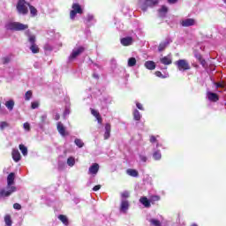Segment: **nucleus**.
I'll return each instance as SVG.
<instances>
[{
	"label": "nucleus",
	"instance_id": "obj_1",
	"mask_svg": "<svg viewBox=\"0 0 226 226\" xmlns=\"http://www.w3.org/2000/svg\"><path fill=\"white\" fill-rule=\"evenodd\" d=\"M13 185H15V173L11 172L7 177V191L0 188V197H10L11 193H15L17 187Z\"/></svg>",
	"mask_w": 226,
	"mask_h": 226
},
{
	"label": "nucleus",
	"instance_id": "obj_2",
	"mask_svg": "<svg viewBox=\"0 0 226 226\" xmlns=\"http://www.w3.org/2000/svg\"><path fill=\"white\" fill-rule=\"evenodd\" d=\"M5 28L8 31H26V29H29V26L20 22H10L5 25Z\"/></svg>",
	"mask_w": 226,
	"mask_h": 226
},
{
	"label": "nucleus",
	"instance_id": "obj_3",
	"mask_svg": "<svg viewBox=\"0 0 226 226\" xmlns=\"http://www.w3.org/2000/svg\"><path fill=\"white\" fill-rule=\"evenodd\" d=\"M31 4L26 0H19L16 5V10L19 15H27L29 13V6Z\"/></svg>",
	"mask_w": 226,
	"mask_h": 226
},
{
	"label": "nucleus",
	"instance_id": "obj_4",
	"mask_svg": "<svg viewBox=\"0 0 226 226\" xmlns=\"http://www.w3.org/2000/svg\"><path fill=\"white\" fill-rule=\"evenodd\" d=\"M72 10L70 11L71 20H75V18L77 17V13H79V15H82V13H84V10H82V7L79 3L72 4Z\"/></svg>",
	"mask_w": 226,
	"mask_h": 226
},
{
	"label": "nucleus",
	"instance_id": "obj_5",
	"mask_svg": "<svg viewBox=\"0 0 226 226\" xmlns=\"http://www.w3.org/2000/svg\"><path fill=\"white\" fill-rule=\"evenodd\" d=\"M175 64L179 72H186L192 68L188 61L185 59H179L175 62Z\"/></svg>",
	"mask_w": 226,
	"mask_h": 226
},
{
	"label": "nucleus",
	"instance_id": "obj_6",
	"mask_svg": "<svg viewBox=\"0 0 226 226\" xmlns=\"http://www.w3.org/2000/svg\"><path fill=\"white\" fill-rule=\"evenodd\" d=\"M28 41L31 44L30 50L32 54H39L40 53V47L36 45V35H29Z\"/></svg>",
	"mask_w": 226,
	"mask_h": 226
},
{
	"label": "nucleus",
	"instance_id": "obj_7",
	"mask_svg": "<svg viewBox=\"0 0 226 226\" xmlns=\"http://www.w3.org/2000/svg\"><path fill=\"white\" fill-rule=\"evenodd\" d=\"M160 0H145L141 5L142 11H147V8H154V6H158Z\"/></svg>",
	"mask_w": 226,
	"mask_h": 226
},
{
	"label": "nucleus",
	"instance_id": "obj_8",
	"mask_svg": "<svg viewBox=\"0 0 226 226\" xmlns=\"http://www.w3.org/2000/svg\"><path fill=\"white\" fill-rule=\"evenodd\" d=\"M86 50V48L83 46L79 47L76 49H73L72 54L69 56V61H73V59H77L80 54H82Z\"/></svg>",
	"mask_w": 226,
	"mask_h": 226
},
{
	"label": "nucleus",
	"instance_id": "obj_9",
	"mask_svg": "<svg viewBox=\"0 0 226 226\" xmlns=\"http://www.w3.org/2000/svg\"><path fill=\"white\" fill-rule=\"evenodd\" d=\"M128 209H130V201L126 200H122L120 204V211L121 213H127Z\"/></svg>",
	"mask_w": 226,
	"mask_h": 226
},
{
	"label": "nucleus",
	"instance_id": "obj_10",
	"mask_svg": "<svg viewBox=\"0 0 226 226\" xmlns=\"http://www.w3.org/2000/svg\"><path fill=\"white\" fill-rule=\"evenodd\" d=\"M98 170H100V165L98 163H94L90 166L88 170V174H92V176H96L98 174Z\"/></svg>",
	"mask_w": 226,
	"mask_h": 226
},
{
	"label": "nucleus",
	"instance_id": "obj_11",
	"mask_svg": "<svg viewBox=\"0 0 226 226\" xmlns=\"http://www.w3.org/2000/svg\"><path fill=\"white\" fill-rule=\"evenodd\" d=\"M56 129L58 133H60V135H62V137H65L66 134V128L64 127V125L63 124V123L58 122L56 124Z\"/></svg>",
	"mask_w": 226,
	"mask_h": 226
},
{
	"label": "nucleus",
	"instance_id": "obj_12",
	"mask_svg": "<svg viewBox=\"0 0 226 226\" xmlns=\"http://www.w3.org/2000/svg\"><path fill=\"white\" fill-rule=\"evenodd\" d=\"M181 26L183 27H190L191 26H195V19H186L181 21Z\"/></svg>",
	"mask_w": 226,
	"mask_h": 226
},
{
	"label": "nucleus",
	"instance_id": "obj_13",
	"mask_svg": "<svg viewBox=\"0 0 226 226\" xmlns=\"http://www.w3.org/2000/svg\"><path fill=\"white\" fill-rule=\"evenodd\" d=\"M207 99L209 102H216L218 100H220V97L218 96V94L213 93V92H207Z\"/></svg>",
	"mask_w": 226,
	"mask_h": 226
},
{
	"label": "nucleus",
	"instance_id": "obj_14",
	"mask_svg": "<svg viewBox=\"0 0 226 226\" xmlns=\"http://www.w3.org/2000/svg\"><path fill=\"white\" fill-rule=\"evenodd\" d=\"M91 114L94 116V117L96 118L99 124H102L103 123V118H102V115H100V112H98L96 109H91Z\"/></svg>",
	"mask_w": 226,
	"mask_h": 226
},
{
	"label": "nucleus",
	"instance_id": "obj_15",
	"mask_svg": "<svg viewBox=\"0 0 226 226\" xmlns=\"http://www.w3.org/2000/svg\"><path fill=\"white\" fill-rule=\"evenodd\" d=\"M120 42L124 47H129V45H132V43H133V38L124 37L121 39Z\"/></svg>",
	"mask_w": 226,
	"mask_h": 226
},
{
	"label": "nucleus",
	"instance_id": "obj_16",
	"mask_svg": "<svg viewBox=\"0 0 226 226\" xmlns=\"http://www.w3.org/2000/svg\"><path fill=\"white\" fill-rule=\"evenodd\" d=\"M11 156L16 162H20V160L22 159V155H20V152H19V150L17 149L12 150Z\"/></svg>",
	"mask_w": 226,
	"mask_h": 226
},
{
	"label": "nucleus",
	"instance_id": "obj_17",
	"mask_svg": "<svg viewBox=\"0 0 226 226\" xmlns=\"http://www.w3.org/2000/svg\"><path fill=\"white\" fill-rule=\"evenodd\" d=\"M139 202L144 206V207H151V200H148L146 196L141 197L139 199Z\"/></svg>",
	"mask_w": 226,
	"mask_h": 226
},
{
	"label": "nucleus",
	"instance_id": "obj_18",
	"mask_svg": "<svg viewBox=\"0 0 226 226\" xmlns=\"http://www.w3.org/2000/svg\"><path fill=\"white\" fill-rule=\"evenodd\" d=\"M111 125L110 124H105L104 140L110 139Z\"/></svg>",
	"mask_w": 226,
	"mask_h": 226
},
{
	"label": "nucleus",
	"instance_id": "obj_19",
	"mask_svg": "<svg viewBox=\"0 0 226 226\" xmlns=\"http://www.w3.org/2000/svg\"><path fill=\"white\" fill-rule=\"evenodd\" d=\"M160 63H162V64H164L165 66H169V64H172V58H170V56H163L160 58Z\"/></svg>",
	"mask_w": 226,
	"mask_h": 226
},
{
	"label": "nucleus",
	"instance_id": "obj_20",
	"mask_svg": "<svg viewBox=\"0 0 226 226\" xmlns=\"http://www.w3.org/2000/svg\"><path fill=\"white\" fill-rule=\"evenodd\" d=\"M145 68H147V70H154L156 68V64L154 61H147L145 63Z\"/></svg>",
	"mask_w": 226,
	"mask_h": 226
},
{
	"label": "nucleus",
	"instance_id": "obj_21",
	"mask_svg": "<svg viewBox=\"0 0 226 226\" xmlns=\"http://www.w3.org/2000/svg\"><path fill=\"white\" fill-rule=\"evenodd\" d=\"M126 174H128V176H131V177H139V171L137 170L128 169L126 170Z\"/></svg>",
	"mask_w": 226,
	"mask_h": 226
},
{
	"label": "nucleus",
	"instance_id": "obj_22",
	"mask_svg": "<svg viewBox=\"0 0 226 226\" xmlns=\"http://www.w3.org/2000/svg\"><path fill=\"white\" fill-rule=\"evenodd\" d=\"M160 17H166L169 11V8L167 6L162 5V8L158 10Z\"/></svg>",
	"mask_w": 226,
	"mask_h": 226
},
{
	"label": "nucleus",
	"instance_id": "obj_23",
	"mask_svg": "<svg viewBox=\"0 0 226 226\" xmlns=\"http://www.w3.org/2000/svg\"><path fill=\"white\" fill-rule=\"evenodd\" d=\"M5 107L8 110H13V107H15V102L13 100L7 101L5 102Z\"/></svg>",
	"mask_w": 226,
	"mask_h": 226
},
{
	"label": "nucleus",
	"instance_id": "obj_24",
	"mask_svg": "<svg viewBox=\"0 0 226 226\" xmlns=\"http://www.w3.org/2000/svg\"><path fill=\"white\" fill-rule=\"evenodd\" d=\"M28 8L30 10L31 17H36V15H38V10H36L34 6L30 4Z\"/></svg>",
	"mask_w": 226,
	"mask_h": 226
},
{
	"label": "nucleus",
	"instance_id": "obj_25",
	"mask_svg": "<svg viewBox=\"0 0 226 226\" xmlns=\"http://www.w3.org/2000/svg\"><path fill=\"white\" fill-rule=\"evenodd\" d=\"M58 219L60 220V222H62V223H64V225H68L69 222L68 217H66V215H58Z\"/></svg>",
	"mask_w": 226,
	"mask_h": 226
},
{
	"label": "nucleus",
	"instance_id": "obj_26",
	"mask_svg": "<svg viewBox=\"0 0 226 226\" xmlns=\"http://www.w3.org/2000/svg\"><path fill=\"white\" fill-rule=\"evenodd\" d=\"M169 41L162 42L159 44L158 50L159 52H163L164 49H167V46L169 45Z\"/></svg>",
	"mask_w": 226,
	"mask_h": 226
},
{
	"label": "nucleus",
	"instance_id": "obj_27",
	"mask_svg": "<svg viewBox=\"0 0 226 226\" xmlns=\"http://www.w3.org/2000/svg\"><path fill=\"white\" fill-rule=\"evenodd\" d=\"M19 151H21L23 156H27V147L20 144L19 145Z\"/></svg>",
	"mask_w": 226,
	"mask_h": 226
},
{
	"label": "nucleus",
	"instance_id": "obj_28",
	"mask_svg": "<svg viewBox=\"0 0 226 226\" xmlns=\"http://www.w3.org/2000/svg\"><path fill=\"white\" fill-rule=\"evenodd\" d=\"M133 117L135 119V121H140V112L139 111V109H134L133 111Z\"/></svg>",
	"mask_w": 226,
	"mask_h": 226
},
{
	"label": "nucleus",
	"instance_id": "obj_29",
	"mask_svg": "<svg viewBox=\"0 0 226 226\" xmlns=\"http://www.w3.org/2000/svg\"><path fill=\"white\" fill-rule=\"evenodd\" d=\"M153 158L154 160H162V153L160 152V150L154 152Z\"/></svg>",
	"mask_w": 226,
	"mask_h": 226
},
{
	"label": "nucleus",
	"instance_id": "obj_30",
	"mask_svg": "<svg viewBox=\"0 0 226 226\" xmlns=\"http://www.w3.org/2000/svg\"><path fill=\"white\" fill-rule=\"evenodd\" d=\"M4 222H5V224H6L7 226H11V223H12V222H11V215H6L4 216Z\"/></svg>",
	"mask_w": 226,
	"mask_h": 226
},
{
	"label": "nucleus",
	"instance_id": "obj_31",
	"mask_svg": "<svg viewBox=\"0 0 226 226\" xmlns=\"http://www.w3.org/2000/svg\"><path fill=\"white\" fill-rule=\"evenodd\" d=\"M137 64V59L135 57H131L128 59V66L132 67Z\"/></svg>",
	"mask_w": 226,
	"mask_h": 226
},
{
	"label": "nucleus",
	"instance_id": "obj_32",
	"mask_svg": "<svg viewBox=\"0 0 226 226\" xmlns=\"http://www.w3.org/2000/svg\"><path fill=\"white\" fill-rule=\"evenodd\" d=\"M31 98H33V91L28 90L25 94V100H26V102H29V100H31Z\"/></svg>",
	"mask_w": 226,
	"mask_h": 226
},
{
	"label": "nucleus",
	"instance_id": "obj_33",
	"mask_svg": "<svg viewBox=\"0 0 226 226\" xmlns=\"http://www.w3.org/2000/svg\"><path fill=\"white\" fill-rule=\"evenodd\" d=\"M67 165H69V167H73V165H75V157H69L67 159Z\"/></svg>",
	"mask_w": 226,
	"mask_h": 226
},
{
	"label": "nucleus",
	"instance_id": "obj_34",
	"mask_svg": "<svg viewBox=\"0 0 226 226\" xmlns=\"http://www.w3.org/2000/svg\"><path fill=\"white\" fill-rule=\"evenodd\" d=\"M151 225L154 226H162V222L158 219H150Z\"/></svg>",
	"mask_w": 226,
	"mask_h": 226
},
{
	"label": "nucleus",
	"instance_id": "obj_35",
	"mask_svg": "<svg viewBox=\"0 0 226 226\" xmlns=\"http://www.w3.org/2000/svg\"><path fill=\"white\" fill-rule=\"evenodd\" d=\"M10 126V124L6 121L0 122V130L3 132L4 128H8Z\"/></svg>",
	"mask_w": 226,
	"mask_h": 226
},
{
	"label": "nucleus",
	"instance_id": "obj_36",
	"mask_svg": "<svg viewBox=\"0 0 226 226\" xmlns=\"http://www.w3.org/2000/svg\"><path fill=\"white\" fill-rule=\"evenodd\" d=\"M74 144H76L78 147H84V142L80 139H76Z\"/></svg>",
	"mask_w": 226,
	"mask_h": 226
},
{
	"label": "nucleus",
	"instance_id": "obj_37",
	"mask_svg": "<svg viewBox=\"0 0 226 226\" xmlns=\"http://www.w3.org/2000/svg\"><path fill=\"white\" fill-rule=\"evenodd\" d=\"M121 199L124 200V199H130V192L125 191L121 193Z\"/></svg>",
	"mask_w": 226,
	"mask_h": 226
},
{
	"label": "nucleus",
	"instance_id": "obj_38",
	"mask_svg": "<svg viewBox=\"0 0 226 226\" xmlns=\"http://www.w3.org/2000/svg\"><path fill=\"white\" fill-rule=\"evenodd\" d=\"M23 128L26 132H31V124L28 122L23 124Z\"/></svg>",
	"mask_w": 226,
	"mask_h": 226
},
{
	"label": "nucleus",
	"instance_id": "obj_39",
	"mask_svg": "<svg viewBox=\"0 0 226 226\" xmlns=\"http://www.w3.org/2000/svg\"><path fill=\"white\" fill-rule=\"evenodd\" d=\"M158 200H160V196H152L150 198V203L154 204L155 202H158Z\"/></svg>",
	"mask_w": 226,
	"mask_h": 226
},
{
	"label": "nucleus",
	"instance_id": "obj_40",
	"mask_svg": "<svg viewBox=\"0 0 226 226\" xmlns=\"http://www.w3.org/2000/svg\"><path fill=\"white\" fill-rule=\"evenodd\" d=\"M10 61H11V58H10V56H4L2 58L3 64H8V63H10Z\"/></svg>",
	"mask_w": 226,
	"mask_h": 226
},
{
	"label": "nucleus",
	"instance_id": "obj_41",
	"mask_svg": "<svg viewBox=\"0 0 226 226\" xmlns=\"http://www.w3.org/2000/svg\"><path fill=\"white\" fill-rule=\"evenodd\" d=\"M38 107H40V102H34L31 103V109H38Z\"/></svg>",
	"mask_w": 226,
	"mask_h": 226
},
{
	"label": "nucleus",
	"instance_id": "obj_42",
	"mask_svg": "<svg viewBox=\"0 0 226 226\" xmlns=\"http://www.w3.org/2000/svg\"><path fill=\"white\" fill-rule=\"evenodd\" d=\"M13 208L17 209L18 211H20V209H22V206L19 203H14L13 204Z\"/></svg>",
	"mask_w": 226,
	"mask_h": 226
},
{
	"label": "nucleus",
	"instance_id": "obj_43",
	"mask_svg": "<svg viewBox=\"0 0 226 226\" xmlns=\"http://www.w3.org/2000/svg\"><path fill=\"white\" fill-rule=\"evenodd\" d=\"M155 75L156 77H159L161 79H165V76H163V74H162V72L160 71L155 72Z\"/></svg>",
	"mask_w": 226,
	"mask_h": 226
},
{
	"label": "nucleus",
	"instance_id": "obj_44",
	"mask_svg": "<svg viewBox=\"0 0 226 226\" xmlns=\"http://www.w3.org/2000/svg\"><path fill=\"white\" fill-rule=\"evenodd\" d=\"M150 142L151 144H154V142H158V139L154 136H150Z\"/></svg>",
	"mask_w": 226,
	"mask_h": 226
},
{
	"label": "nucleus",
	"instance_id": "obj_45",
	"mask_svg": "<svg viewBox=\"0 0 226 226\" xmlns=\"http://www.w3.org/2000/svg\"><path fill=\"white\" fill-rule=\"evenodd\" d=\"M136 107H137V109H139V110H144V107L142 106V104L140 102H137Z\"/></svg>",
	"mask_w": 226,
	"mask_h": 226
},
{
	"label": "nucleus",
	"instance_id": "obj_46",
	"mask_svg": "<svg viewBox=\"0 0 226 226\" xmlns=\"http://www.w3.org/2000/svg\"><path fill=\"white\" fill-rule=\"evenodd\" d=\"M216 87H221L223 89L225 87V83H216Z\"/></svg>",
	"mask_w": 226,
	"mask_h": 226
},
{
	"label": "nucleus",
	"instance_id": "obj_47",
	"mask_svg": "<svg viewBox=\"0 0 226 226\" xmlns=\"http://www.w3.org/2000/svg\"><path fill=\"white\" fill-rule=\"evenodd\" d=\"M139 159L141 160V162H147V157H146V155H139Z\"/></svg>",
	"mask_w": 226,
	"mask_h": 226
},
{
	"label": "nucleus",
	"instance_id": "obj_48",
	"mask_svg": "<svg viewBox=\"0 0 226 226\" xmlns=\"http://www.w3.org/2000/svg\"><path fill=\"white\" fill-rule=\"evenodd\" d=\"M100 188H102V185H97L94 186L93 191L94 192H98V190H100Z\"/></svg>",
	"mask_w": 226,
	"mask_h": 226
},
{
	"label": "nucleus",
	"instance_id": "obj_49",
	"mask_svg": "<svg viewBox=\"0 0 226 226\" xmlns=\"http://www.w3.org/2000/svg\"><path fill=\"white\" fill-rule=\"evenodd\" d=\"M200 63V64L204 67L206 66V60L204 58H202L201 60L199 61Z\"/></svg>",
	"mask_w": 226,
	"mask_h": 226
},
{
	"label": "nucleus",
	"instance_id": "obj_50",
	"mask_svg": "<svg viewBox=\"0 0 226 226\" xmlns=\"http://www.w3.org/2000/svg\"><path fill=\"white\" fill-rule=\"evenodd\" d=\"M195 57H196V59H198L199 61H200V60L202 59V55H200V54H196V55H195Z\"/></svg>",
	"mask_w": 226,
	"mask_h": 226
},
{
	"label": "nucleus",
	"instance_id": "obj_51",
	"mask_svg": "<svg viewBox=\"0 0 226 226\" xmlns=\"http://www.w3.org/2000/svg\"><path fill=\"white\" fill-rule=\"evenodd\" d=\"M168 3H170V4H176V3H177V0H168Z\"/></svg>",
	"mask_w": 226,
	"mask_h": 226
},
{
	"label": "nucleus",
	"instance_id": "obj_52",
	"mask_svg": "<svg viewBox=\"0 0 226 226\" xmlns=\"http://www.w3.org/2000/svg\"><path fill=\"white\" fill-rule=\"evenodd\" d=\"M41 119L42 123H44V121L47 120V115L41 116Z\"/></svg>",
	"mask_w": 226,
	"mask_h": 226
},
{
	"label": "nucleus",
	"instance_id": "obj_53",
	"mask_svg": "<svg viewBox=\"0 0 226 226\" xmlns=\"http://www.w3.org/2000/svg\"><path fill=\"white\" fill-rule=\"evenodd\" d=\"M60 118H61V116H60L59 114H56V115L55 116L56 121H59Z\"/></svg>",
	"mask_w": 226,
	"mask_h": 226
},
{
	"label": "nucleus",
	"instance_id": "obj_54",
	"mask_svg": "<svg viewBox=\"0 0 226 226\" xmlns=\"http://www.w3.org/2000/svg\"><path fill=\"white\" fill-rule=\"evenodd\" d=\"M93 77H94V79H99L98 75H96V74H94Z\"/></svg>",
	"mask_w": 226,
	"mask_h": 226
}]
</instances>
